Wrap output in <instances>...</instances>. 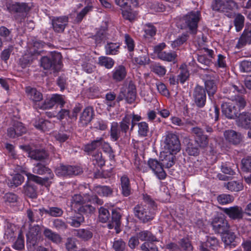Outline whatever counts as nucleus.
<instances>
[{"label":"nucleus","instance_id":"f257e3e1","mask_svg":"<svg viewBox=\"0 0 251 251\" xmlns=\"http://www.w3.org/2000/svg\"><path fill=\"white\" fill-rule=\"evenodd\" d=\"M143 201L133 208V213L142 223L147 224L152 221L156 214L157 204L148 194H142Z\"/></svg>","mask_w":251,"mask_h":251},{"label":"nucleus","instance_id":"f03ea898","mask_svg":"<svg viewBox=\"0 0 251 251\" xmlns=\"http://www.w3.org/2000/svg\"><path fill=\"white\" fill-rule=\"evenodd\" d=\"M222 92L225 95V97L239 104L240 108H244L246 105L244 97L241 95L246 93V89L243 86L229 84L222 87Z\"/></svg>","mask_w":251,"mask_h":251},{"label":"nucleus","instance_id":"7ed1b4c3","mask_svg":"<svg viewBox=\"0 0 251 251\" xmlns=\"http://www.w3.org/2000/svg\"><path fill=\"white\" fill-rule=\"evenodd\" d=\"M131 117L126 114L119 123L113 122L111 123L110 130V138L113 142L117 141L120 137L126 136L130 131Z\"/></svg>","mask_w":251,"mask_h":251},{"label":"nucleus","instance_id":"20e7f679","mask_svg":"<svg viewBox=\"0 0 251 251\" xmlns=\"http://www.w3.org/2000/svg\"><path fill=\"white\" fill-rule=\"evenodd\" d=\"M201 18V12L199 10H192L188 12L182 17V28L192 35H196L198 32L199 23Z\"/></svg>","mask_w":251,"mask_h":251},{"label":"nucleus","instance_id":"39448f33","mask_svg":"<svg viewBox=\"0 0 251 251\" xmlns=\"http://www.w3.org/2000/svg\"><path fill=\"white\" fill-rule=\"evenodd\" d=\"M115 3L120 7L123 18L130 22L135 20L137 12L134 7L138 4L137 0H115Z\"/></svg>","mask_w":251,"mask_h":251},{"label":"nucleus","instance_id":"423d86ee","mask_svg":"<svg viewBox=\"0 0 251 251\" xmlns=\"http://www.w3.org/2000/svg\"><path fill=\"white\" fill-rule=\"evenodd\" d=\"M24 173L27 178V180L24 186V193L29 198H36L37 197V187L32 182L43 185L48 181V179L42 178L40 176L25 171H24Z\"/></svg>","mask_w":251,"mask_h":251},{"label":"nucleus","instance_id":"0eeeda50","mask_svg":"<svg viewBox=\"0 0 251 251\" xmlns=\"http://www.w3.org/2000/svg\"><path fill=\"white\" fill-rule=\"evenodd\" d=\"M90 202L93 204L102 205L103 203L102 200L98 198L96 195H90L88 194H84L83 196L81 194H75L72 198V206L76 210L79 206Z\"/></svg>","mask_w":251,"mask_h":251},{"label":"nucleus","instance_id":"6e6552de","mask_svg":"<svg viewBox=\"0 0 251 251\" xmlns=\"http://www.w3.org/2000/svg\"><path fill=\"white\" fill-rule=\"evenodd\" d=\"M40 63L41 66L45 70L58 72L61 69L62 64L61 55L59 53H54L49 56H43L40 60Z\"/></svg>","mask_w":251,"mask_h":251},{"label":"nucleus","instance_id":"1a4fd4ad","mask_svg":"<svg viewBox=\"0 0 251 251\" xmlns=\"http://www.w3.org/2000/svg\"><path fill=\"white\" fill-rule=\"evenodd\" d=\"M11 13H15L14 18L16 21L22 22L25 20L31 7L26 2H15L9 7Z\"/></svg>","mask_w":251,"mask_h":251},{"label":"nucleus","instance_id":"9d476101","mask_svg":"<svg viewBox=\"0 0 251 251\" xmlns=\"http://www.w3.org/2000/svg\"><path fill=\"white\" fill-rule=\"evenodd\" d=\"M55 173L58 176L71 177L81 174L83 170L78 166L60 164L55 169Z\"/></svg>","mask_w":251,"mask_h":251},{"label":"nucleus","instance_id":"9b49d317","mask_svg":"<svg viewBox=\"0 0 251 251\" xmlns=\"http://www.w3.org/2000/svg\"><path fill=\"white\" fill-rule=\"evenodd\" d=\"M212 230L215 234L221 235L227 231L230 225L227 220L223 216L217 215L212 219L210 224Z\"/></svg>","mask_w":251,"mask_h":251},{"label":"nucleus","instance_id":"f8f14e48","mask_svg":"<svg viewBox=\"0 0 251 251\" xmlns=\"http://www.w3.org/2000/svg\"><path fill=\"white\" fill-rule=\"evenodd\" d=\"M237 6L233 0H213L211 5L213 11L220 12H228Z\"/></svg>","mask_w":251,"mask_h":251},{"label":"nucleus","instance_id":"ddd939ff","mask_svg":"<svg viewBox=\"0 0 251 251\" xmlns=\"http://www.w3.org/2000/svg\"><path fill=\"white\" fill-rule=\"evenodd\" d=\"M65 96L58 94H53L50 98H46L42 101V105L41 106L42 110L50 109L57 104L61 108L64 107L66 102L64 100Z\"/></svg>","mask_w":251,"mask_h":251},{"label":"nucleus","instance_id":"4468645a","mask_svg":"<svg viewBox=\"0 0 251 251\" xmlns=\"http://www.w3.org/2000/svg\"><path fill=\"white\" fill-rule=\"evenodd\" d=\"M192 98L195 104L198 108H203L206 102V94L204 87L197 85L194 89Z\"/></svg>","mask_w":251,"mask_h":251},{"label":"nucleus","instance_id":"2eb2a0df","mask_svg":"<svg viewBox=\"0 0 251 251\" xmlns=\"http://www.w3.org/2000/svg\"><path fill=\"white\" fill-rule=\"evenodd\" d=\"M194 138L195 143L198 146L202 149L206 148L209 144L208 135L204 133L202 128L198 126L193 127L191 129Z\"/></svg>","mask_w":251,"mask_h":251},{"label":"nucleus","instance_id":"dca6fc26","mask_svg":"<svg viewBox=\"0 0 251 251\" xmlns=\"http://www.w3.org/2000/svg\"><path fill=\"white\" fill-rule=\"evenodd\" d=\"M26 130V128L23 123L17 120H13L7 128V136L10 138H15L25 133Z\"/></svg>","mask_w":251,"mask_h":251},{"label":"nucleus","instance_id":"f3484780","mask_svg":"<svg viewBox=\"0 0 251 251\" xmlns=\"http://www.w3.org/2000/svg\"><path fill=\"white\" fill-rule=\"evenodd\" d=\"M25 92L27 98L32 101L33 107L36 109H41L42 105L43 94L35 88L28 87L26 88Z\"/></svg>","mask_w":251,"mask_h":251},{"label":"nucleus","instance_id":"a211bd4d","mask_svg":"<svg viewBox=\"0 0 251 251\" xmlns=\"http://www.w3.org/2000/svg\"><path fill=\"white\" fill-rule=\"evenodd\" d=\"M165 143V147L169 152L176 154L180 150V144L178 137L173 133H169L167 135Z\"/></svg>","mask_w":251,"mask_h":251},{"label":"nucleus","instance_id":"6ab92c4d","mask_svg":"<svg viewBox=\"0 0 251 251\" xmlns=\"http://www.w3.org/2000/svg\"><path fill=\"white\" fill-rule=\"evenodd\" d=\"M243 108L240 107L239 104L236 103H234L226 102L222 105V110L223 114L226 117L230 119H234L236 118H238V115L240 113L239 112Z\"/></svg>","mask_w":251,"mask_h":251},{"label":"nucleus","instance_id":"aec40b11","mask_svg":"<svg viewBox=\"0 0 251 251\" xmlns=\"http://www.w3.org/2000/svg\"><path fill=\"white\" fill-rule=\"evenodd\" d=\"M148 165L159 180H164L166 178L167 174L161 162L156 159L150 158L148 161Z\"/></svg>","mask_w":251,"mask_h":251},{"label":"nucleus","instance_id":"412c9836","mask_svg":"<svg viewBox=\"0 0 251 251\" xmlns=\"http://www.w3.org/2000/svg\"><path fill=\"white\" fill-rule=\"evenodd\" d=\"M22 148L27 153L29 157L35 160H43L48 156V153L44 149H34L30 146H24Z\"/></svg>","mask_w":251,"mask_h":251},{"label":"nucleus","instance_id":"4be33fe9","mask_svg":"<svg viewBox=\"0 0 251 251\" xmlns=\"http://www.w3.org/2000/svg\"><path fill=\"white\" fill-rule=\"evenodd\" d=\"M120 208L113 209L111 212V220L107 224V227L109 229L114 228L116 233H119L121 230L120 226L121 225L122 215L120 213Z\"/></svg>","mask_w":251,"mask_h":251},{"label":"nucleus","instance_id":"5701e85b","mask_svg":"<svg viewBox=\"0 0 251 251\" xmlns=\"http://www.w3.org/2000/svg\"><path fill=\"white\" fill-rule=\"evenodd\" d=\"M39 230L33 228L30 229L26 234V246L28 250L33 251L37 246L40 235Z\"/></svg>","mask_w":251,"mask_h":251},{"label":"nucleus","instance_id":"b1692460","mask_svg":"<svg viewBox=\"0 0 251 251\" xmlns=\"http://www.w3.org/2000/svg\"><path fill=\"white\" fill-rule=\"evenodd\" d=\"M222 211L232 220L239 221L241 220L243 217L242 208L237 205L223 208Z\"/></svg>","mask_w":251,"mask_h":251},{"label":"nucleus","instance_id":"393cba45","mask_svg":"<svg viewBox=\"0 0 251 251\" xmlns=\"http://www.w3.org/2000/svg\"><path fill=\"white\" fill-rule=\"evenodd\" d=\"M204 89L209 98L213 97L217 91V85L214 75H205Z\"/></svg>","mask_w":251,"mask_h":251},{"label":"nucleus","instance_id":"a878e982","mask_svg":"<svg viewBox=\"0 0 251 251\" xmlns=\"http://www.w3.org/2000/svg\"><path fill=\"white\" fill-rule=\"evenodd\" d=\"M102 141V137H98L96 139L84 145L83 147V150L87 155H92L100 148Z\"/></svg>","mask_w":251,"mask_h":251},{"label":"nucleus","instance_id":"bb28decb","mask_svg":"<svg viewBox=\"0 0 251 251\" xmlns=\"http://www.w3.org/2000/svg\"><path fill=\"white\" fill-rule=\"evenodd\" d=\"M119 186L121 193L124 197H127L131 194V184L127 175H123L120 177Z\"/></svg>","mask_w":251,"mask_h":251},{"label":"nucleus","instance_id":"cd10ccee","mask_svg":"<svg viewBox=\"0 0 251 251\" xmlns=\"http://www.w3.org/2000/svg\"><path fill=\"white\" fill-rule=\"evenodd\" d=\"M108 23L102 22L100 26L98 29L96 33L92 36V38L95 41L96 45L100 44L104 41L107 35Z\"/></svg>","mask_w":251,"mask_h":251},{"label":"nucleus","instance_id":"c85d7f7f","mask_svg":"<svg viewBox=\"0 0 251 251\" xmlns=\"http://www.w3.org/2000/svg\"><path fill=\"white\" fill-rule=\"evenodd\" d=\"M68 23V18L67 16H61L54 18L52 20V25L54 31L57 33H62Z\"/></svg>","mask_w":251,"mask_h":251},{"label":"nucleus","instance_id":"c756f323","mask_svg":"<svg viewBox=\"0 0 251 251\" xmlns=\"http://www.w3.org/2000/svg\"><path fill=\"white\" fill-rule=\"evenodd\" d=\"M224 134L226 141L234 145L239 144L242 140L241 133L233 130H226Z\"/></svg>","mask_w":251,"mask_h":251},{"label":"nucleus","instance_id":"7c9ffc66","mask_svg":"<svg viewBox=\"0 0 251 251\" xmlns=\"http://www.w3.org/2000/svg\"><path fill=\"white\" fill-rule=\"evenodd\" d=\"M126 75V68L123 65L116 66L112 71V79L116 82H120L124 80Z\"/></svg>","mask_w":251,"mask_h":251},{"label":"nucleus","instance_id":"2f4dec72","mask_svg":"<svg viewBox=\"0 0 251 251\" xmlns=\"http://www.w3.org/2000/svg\"><path fill=\"white\" fill-rule=\"evenodd\" d=\"M32 172L33 173L39 175L47 174L48 175V177H46L45 178H47L48 180L49 179H52L54 177L53 173L51 169L46 165L40 163H38L34 166L33 168Z\"/></svg>","mask_w":251,"mask_h":251},{"label":"nucleus","instance_id":"473e14b6","mask_svg":"<svg viewBox=\"0 0 251 251\" xmlns=\"http://www.w3.org/2000/svg\"><path fill=\"white\" fill-rule=\"evenodd\" d=\"M74 235L84 242L88 241L91 239L93 233L90 228H79L74 230Z\"/></svg>","mask_w":251,"mask_h":251},{"label":"nucleus","instance_id":"72a5a7b5","mask_svg":"<svg viewBox=\"0 0 251 251\" xmlns=\"http://www.w3.org/2000/svg\"><path fill=\"white\" fill-rule=\"evenodd\" d=\"M94 111L92 107L88 106L83 111L79 118V122L82 126H86L92 121L94 116Z\"/></svg>","mask_w":251,"mask_h":251},{"label":"nucleus","instance_id":"f704fd0d","mask_svg":"<svg viewBox=\"0 0 251 251\" xmlns=\"http://www.w3.org/2000/svg\"><path fill=\"white\" fill-rule=\"evenodd\" d=\"M239 125L245 129H251V113L243 112L238 117Z\"/></svg>","mask_w":251,"mask_h":251},{"label":"nucleus","instance_id":"c9c22d12","mask_svg":"<svg viewBox=\"0 0 251 251\" xmlns=\"http://www.w3.org/2000/svg\"><path fill=\"white\" fill-rule=\"evenodd\" d=\"M126 100L128 103L131 104L135 100L137 95L136 87L132 81H130L126 93Z\"/></svg>","mask_w":251,"mask_h":251},{"label":"nucleus","instance_id":"e433bc0d","mask_svg":"<svg viewBox=\"0 0 251 251\" xmlns=\"http://www.w3.org/2000/svg\"><path fill=\"white\" fill-rule=\"evenodd\" d=\"M93 190L94 192L101 197H110L113 195V189L106 185H98L95 186Z\"/></svg>","mask_w":251,"mask_h":251},{"label":"nucleus","instance_id":"4c0bfd02","mask_svg":"<svg viewBox=\"0 0 251 251\" xmlns=\"http://www.w3.org/2000/svg\"><path fill=\"white\" fill-rule=\"evenodd\" d=\"M39 211L41 215L45 213L53 217H61L63 214V210L58 207H49L48 209L43 207Z\"/></svg>","mask_w":251,"mask_h":251},{"label":"nucleus","instance_id":"58836bf2","mask_svg":"<svg viewBox=\"0 0 251 251\" xmlns=\"http://www.w3.org/2000/svg\"><path fill=\"white\" fill-rule=\"evenodd\" d=\"M91 156V160L93 164L96 167L101 168L105 165L106 160L101 151L97 150Z\"/></svg>","mask_w":251,"mask_h":251},{"label":"nucleus","instance_id":"ea45409f","mask_svg":"<svg viewBox=\"0 0 251 251\" xmlns=\"http://www.w3.org/2000/svg\"><path fill=\"white\" fill-rule=\"evenodd\" d=\"M67 222L71 226L79 227L84 222V217L80 213H76L67 218Z\"/></svg>","mask_w":251,"mask_h":251},{"label":"nucleus","instance_id":"a19ab883","mask_svg":"<svg viewBox=\"0 0 251 251\" xmlns=\"http://www.w3.org/2000/svg\"><path fill=\"white\" fill-rule=\"evenodd\" d=\"M121 44L119 42H107L104 46L106 55H117L120 52Z\"/></svg>","mask_w":251,"mask_h":251},{"label":"nucleus","instance_id":"79ce46f5","mask_svg":"<svg viewBox=\"0 0 251 251\" xmlns=\"http://www.w3.org/2000/svg\"><path fill=\"white\" fill-rule=\"evenodd\" d=\"M34 126L36 129L44 132L49 131L52 127V124L50 121L42 118L36 120Z\"/></svg>","mask_w":251,"mask_h":251},{"label":"nucleus","instance_id":"37998d69","mask_svg":"<svg viewBox=\"0 0 251 251\" xmlns=\"http://www.w3.org/2000/svg\"><path fill=\"white\" fill-rule=\"evenodd\" d=\"M201 245L214 251L217 250L220 247L219 240L214 236H207L206 241L201 243Z\"/></svg>","mask_w":251,"mask_h":251},{"label":"nucleus","instance_id":"c03bdc74","mask_svg":"<svg viewBox=\"0 0 251 251\" xmlns=\"http://www.w3.org/2000/svg\"><path fill=\"white\" fill-rule=\"evenodd\" d=\"M44 235L46 238L54 243L58 244L61 242L62 238L60 235L49 228H46L44 230Z\"/></svg>","mask_w":251,"mask_h":251},{"label":"nucleus","instance_id":"a18cd8bd","mask_svg":"<svg viewBox=\"0 0 251 251\" xmlns=\"http://www.w3.org/2000/svg\"><path fill=\"white\" fill-rule=\"evenodd\" d=\"M100 147L102 151L108 155L109 160L111 161H115V151L112 149L110 144L105 142L103 138Z\"/></svg>","mask_w":251,"mask_h":251},{"label":"nucleus","instance_id":"49530a36","mask_svg":"<svg viewBox=\"0 0 251 251\" xmlns=\"http://www.w3.org/2000/svg\"><path fill=\"white\" fill-rule=\"evenodd\" d=\"M136 235L141 241H159L155 235L147 230L141 231L137 233Z\"/></svg>","mask_w":251,"mask_h":251},{"label":"nucleus","instance_id":"de8ad7c7","mask_svg":"<svg viewBox=\"0 0 251 251\" xmlns=\"http://www.w3.org/2000/svg\"><path fill=\"white\" fill-rule=\"evenodd\" d=\"M124 43L126 45V48L129 53V55L132 57L133 55V51L135 47V43L133 39L128 34H125L124 35Z\"/></svg>","mask_w":251,"mask_h":251},{"label":"nucleus","instance_id":"09e8293b","mask_svg":"<svg viewBox=\"0 0 251 251\" xmlns=\"http://www.w3.org/2000/svg\"><path fill=\"white\" fill-rule=\"evenodd\" d=\"M157 56L162 60L175 62L176 60L177 55L175 51L166 52L164 51L158 52Z\"/></svg>","mask_w":251,"mask_h":251},{"label":"nucleus","instance_id":"8fccbe9b","mask_svg":"<svg viewBox=\"0 0 251 251\" xmlns=\"http://www.w3.org/2000/svg\"><path fill=\"white\" fill-rule=\"evenodd\" d=\"M98 64L100 66L104 67L106 69H110L114 66L115 61L111 57L100 56L98 58Z\"/></svg>","mask_w":251,"mask_h":251},{"label":"nucleus","instance_id":"3c124183","mask_svg":"<svg viewBox=\"0 0 251 251\" xmlns=\"http://www.w3.org/2000/svg\"><path fill=\"white\" fill-rule=\"evenodd\" d=\"M138 136L140 138H145L150 132L149 124L146 122H141L137 124Z\"/></svg>","mask_w":251,"mask_h":251},{"label":"nucleus","instance_id":"603ef678","mask_svg":"<svg viewBox=\"0 0 251 251\" xmlns=\"http://www.w3.org/2000/svg\"><path fill=\"white\" fill-rule=\"evenodd\" d=\"M132 61L135 64L140 66L148 65L151 61L148 54L146 52L137 57H132Z\"/></svg>","mask_w":251,"mask_h":251},{"label":"nucleus","instance_id":"864d4df0","mask_svg":"<svg viewBox=\"0 0 251 251\" xmlns=\"http://www.w3.org/2000/svg\"><path fill=\"white\" fill-rule=\"evenodd\" d=\"M112 249L114 251H127L126 243L121 238H114Z\"/></svg>","mask_w":251,"mask_h":251},{"label":"nucleus","instance_id":"5fc2aeb1","mask_svg":"<svg viewBox=\"0 0 251 251\" xmlns=\"http://www.w3.org/2000/svg\"><path fill=\"white\" fill-rule=\"evenodd\" d=\"M24 176L20 174L17 173L9 179L8 184L10 187H17L21 185L24 181Z\"/></svg>","mask_w":251,"mask_h":251},{"label":"nucleus","instance_id":"6e6d98bb","mask_svg":"<svg viewBox=\"0 0 251 251\" xmlns=\"http://www.w3.org/2000/svg\"><path fill=\"white\" fill-rule=\"evenodd\" d=\"M174 154L170 152L169 154H166L161 159V163L163 168H170L175 164V156Z\"/></svg>","mask_w":251,"mask_h":251},{"label":"nucleus","instance_id":"4d7b16f0","mask_svg":"<svg viewBox=\"0 0 251 251\" xmlns=\"http://www.w3.org/2000/svg\"><path fill=\"white\" fill-rule=\"evenodd\" d=\"M223 241L227 245H230L233 243L235 238V233L228 228L227 231L221 234Z\"/></svg>","mask_w":251,"mask_h":251},{"label":"nucleus","instance_id":"13d9d810","mask_svg":"<svg viewBox=\"0 0 251 251\" xmlns=\"http://www.w3.org/2000/svg\"><path fill=\"white\" fill-rule=\"evenodd\" d=\"M243 184L241 181H230L226 185V188L231 192H239L243 189Z\"/></svg>","mask_w":251,"mask_h":251},{"label":"nucleus","instance_id":"bf43d9fd","mask_svg":"<svg viewBox=\"0 0 251 251\" xmlns=\"http://www.w3.org/2000/svg\"><path fill=\"white\" fill-rule=\"evenodd\" d=\"M188 37L189 36L187 33H182L179 35L176 40L172 42L171 44L172 48L176 49L179 47L187 41Z\"/></svg>","mask_w":251,"mask_h":251},{"label":"nucleus","instance_id":"052dcab7","mask_svg":"<svg viewBox=\"0 0 251 251\" xmlns=\"http://www.w3.org/2000/svg\"><path fill=\"white\" fill-rule=\"evenodd\" d=\"M234 198L233 196L227 194H222L217 197L218 203L221 205H226L233 201Z\"/></svg>","mask_w":251,"mask_h":251},{"label":"nucleus","instance_id":"680f3d73","mask_svg":"<svg viewBox=\"0 0 251 251\" xmlns=\"http://www.w3.org/2000/svg\"><path fill=\"white\" fill-rule=\"evenodd\" d=\"M245 22L244 16L240 13H237L234 18V25L237 32L241 31L244 27Z\"/></svg>","mask_w":251,"mask_h":251},{"label":"nucleus","instance_id":"e2e57ef3","mask_svg":"<svg viewBox=\"0 0 251 251\" xmlns=\"http://www.w3.org/2000/svg\"><path fill=\"white\" fill-rule=\"evenodd\" d=\"M158 241L145 242L141 245V250L142 251H159V249L155 242Z\"/></svg>","mask_w":251,"mask_h":251},{"label":"nucleus","instance_id":"0e129e2a","mask_svg":"<svg viewBox=\"0 0 251 251\" xmlns=\"http://www.w3.org/2000/svg\"><path fill=\"white\" fill-rule=\"evenodd\" d=\"M180 72L177 76V80L180 83L184 84L189 77L190 74L186 66H181L180 67Z\"/></svg>","mask_w":251,"mask_h":251},{"label":"nucleus","instance_id":"69168bd1","mask_svg":"<svg viewBox=\"0 0 251 251\" xmlns=\"http://www.w3.org/2000/svg\"><path fill=\"white\" fill-rule=\"evenodd\" d=\"M110 213L107 208L100 207L99 209V220L102 223H106L109 219Z\"/></svg>","mask_w":251,"mask_h":251},{"label":"nucleus","instance_id":"338daca9","mask_svg":"<svg viewBox=\"0 0 251 251\" xmlns=\"http://www.w3.org/2000/svg\"><path fill=\"white\" fill-rule=\"evenodd\" d=\"M93 6L92 2H90L85 6L76 16V20L78 22H81L83 18L90 11H92Z\"/></svg>","mask_w":251,"mask_h":251},{"label":"nucleus","instance_id":"774afa93","mask_svg":"<svg viewBox=\"0 0 251 251\" xmlns=\"http://www.w3.org/2000/svg\"><path fill=\"white\" fill-rule=\"evenodd\" d=\"M76 210L78 211V213L88 216L89 214H91L94 212L95 208L90 204L85 203L82 205L81 206H79Z\"/></svg>","mask_w":251,"mask_h":251}]
</instances>
